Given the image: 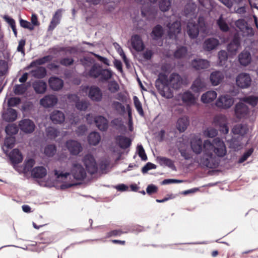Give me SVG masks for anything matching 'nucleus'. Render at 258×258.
<instances>
[{"mask_svg": "<svg viewBox=\"0 0 258 258\" xmlns=\"http://www.w3.org/2000/svg\"><path fill=\"white\" fill-rule=\"evenodd\" d=\"M190 147L195 154L203 153L199 163L201 165L209 168H216L219 165L218 159L214 155V153L218 157H223L226 153L225 145L219 138L214 139L212 142L209 140L203 142L199 135H193L191 137Z\"/></svg>", "mask_w": 258, "mask_h": 258, "instance_id": "1", "label": "nucleus"}, {"mask_svg": "<svg viewBox=\"0 0 258 258\" xmlns=\"http://www.w3.org/2000/svg\"><path fill=\"white\" fill-rule=\"evenodd\" d=\"M54 175L56 181L61 183L58 186L60 188L66 189L77 184L75 180L81 181L85 179L86 172L81 164H74L71 172L60 169H55Z\"/></svg>", "mask_w": 258, "mask_h": 258, "instance_id": "2", "label": "nucleus"}, {"mask_svg": "<svg viewBox=\"0 0 258 258\" xmlns=\"http://www.w3.org/2000/svg\"><path fill=\"white\" fill-rule=\"evenodd\" d=\"M184 13L187 18L190 19L188 21L186 26V32L190 38H196L200 30L205 32L206 25L204 18L200 17L198 19V23L193 19H196L197 16L196 5L194 4H188L186 5L184 9Z\"/></svg>", "mask_w": 258, "mask_h": 258, "instance_id": "3", "label": "nucleus"}, {"mask_svg": "<svg viewBox=\"0 0 258 258\" xmlns=\"http://www.w3.org/2000/svg\"><path fill=\"white\" fill-rule=\"evenodd\" d=\"M159 82L163 86V89L160 91L161 94L167 98H171L173 95L169 88L174 89L180 88L183 84V79L177 73H172L168 78L165 75L160 74L156 82V86Z\"/></svg>", "mask_w": 258, "mask_h": 258, "instance_id": "4", "label": "nucleus"}, {"mask_svg": "<svg viewBox=\"0 0 258 258\" xmlns=\"http://www.w3.org/2000/svg\"><path fill=\"white\" fill-rule=\"evenodd\" d=\"M213 124L218 127L220 131L224 134H227L229 132V128L227 125L226 117L222 114L216 115L213 119Z\"/></svg>", "mask_w": 258, "mask_h": 258, "instance_id": "5", "label": "nucleus"}, {"mask_svg": "<svg viewBox=\"0 0 258 258\" xmlns=\"http://www.w3.org/2000/svg\"><path fill=\"white\" fill-rule=\"evenodd\" d=\"M234 103V99L229 95H223L219 96L216 102L217 107L222 109H228L230 108Z\"/></svg>", "mask_w": 258, "mask_h": 258, "instance_id": "6", "label": "nucleus"}, {"mask_svg": "<svg viewBox=\"0 0 258 258\" xmlns=\"http://www.w3.org/2000/svg\"><path fill=\"white\" fill-rule=\"evenodd\" d=\"M251 83V78L247 73L239 74L236 78V84L239 87L244 89L249 87Z\"/></svg>", "mask_w": 258, "mask_h": 258, "instance_id": "7", "label": "nucleus"}, {"mask_svg": "<svg viewBox=\"0 0 258 258\" xmlns=\"http://www.w3.org/2000/svg\"><path fill=\"white\" fill-rule=\"evenodd\" d=\"M235 25L239 29L243 36H252L253 34L252 29L247 25L244 19H241L237 20Z\"/></svg>", "mask_w": 258, "mask_h": 258, "instance_id": "8", "label": "nucleus"}, {"mask_svg": "<svg viewBox=\"0 0 258 258\" xmlns=\"http://www.w3.org/2000/svg\"><path fill=\"white\" fill-rule=\"evenodd\" d=\"M83 162L88 172L90 174L95 173L97 170V166L93 156L90 154L86 155L83 159Z\"/></svg>", "mask_w": 258, "mask_h": 258, "instance_id": "9", "label": "nucleus"}, {"mask_svg": "<svg viewBox=\"0 0 258 258\" xmlns=\"http://www.w3.org/2000/svg\"><path fill=\"white\" fill-rule=\"evenodd\" d=\"M168 28V36L170 38L177 40L178 35L181 34V24L179 21L176 20L172 24L169 23L167 25Z\"/></svg>", "mask_w": 258, "mask_h": 258, "instance_id": "10", "label": "nucleus"}, {"mask_svg": "<svg viewBox=\"0 0 258 258\" xmlns=\"http://www.w3.org/2000/svg\"><path fill=\"white\" fill-rule=\"evenodd\" d=\"M249 109L244 102L237 103L235 107V113L238 118H245L249 114Z\"/></svg>", "mask_w": 258, "mask_h": 258, "instance_id": "11", "label": "nucleus"}, {"mask_svg": "<svg viewBox=\"0 0 258 258\" xmlns=\"http://www.w3.org/2000/svg\"><path fill=\"white\" fill-rule=\"evenodd\" d=\"M19 126L21 131L26 134L33 133L35 128L34 122L29 119H24L20 121Z\"/></svg>", "mask_w": 258, "mask_h": 258, "instance_id": "12", "label": "nucleus"}, {"mask_svg": "<svg viewBox=\"0 0 258 258\" xmlns=\"http://www.w3.org/2000/svg\"><path fill=\"white\" fill-rule=\"evenodd\" d=\"M191 67L197 71L206 70L210 66V62L207 59L197 58L191 62Z\"/></svg>", "mask_w": 258, "mask_h": 258, "instance_id": "13", "label": "nucleus"}, {"mask_svg": "<svg viewBox=\"0 0 258 258\" xmlns=\"http://www.w3.org/2000/svg\"><path fill=\"white\" fill-rule=\"evenodd\" d=\"M207 88V83L203 78L198 77L192 83L190 89L195 93H200Z\"/></svg>", "mask_w": 258, "mask_h": 258, "instance_id": "14", "label": "nucleus"}, {"mask_svg": "<svg viewBox=\"0 0 258 258\" xmlns=\"http://www.w3.org/2000/svg\"><path fill=\"white\" fill-rule=\"evenodd\" d=\"M66 147L72 155H78L82 150L80 143L74 140H69L66 142Z\"/></svg>", "mask_w": 258, "mask_h": 258, "instance_id": "15", "label": "nucleus"}, {"mask_svg": "<svg viewBox=\"0 0 258 258\" xmlns=\"http://www.w3.org/2000/svg\"><path fill=\"white\" fill-rule=\"evenodd\" d=\"M57 98L54 95L45 96L40 101V104L44 107L48 108L54 106L57 103Z\"/></svg>", "mask_w": 258, "mask_h": 258, "instance_id": "16", "label": "nucleus"}, {"mask_svg": "<svg viewBox=\"0 0 258 258\" xmlns=\"http://www.w3.org/2000/svg\"><path fill=\"white\" fill-rule=\"evenodd\" d=\"M182 102L187 105H193L196 103L197 98L189 91H186L180 95Z\"/></svg>", "mask_w": 258, "mask_h": 258, "instance_id": "17", "label": "nucleus"}, {"mask_svg": "<svg viewBox=\"0 0 258 258\" xmlns=\"http://www.w3.org/2000/svg\"><path fill=\"white\" fill-rule=\"evenodd\" d=\"M89 97L93 101L99 102L102 98V93L101 90L96 86H92L90 88Z\"/></svg>", "mask_w": 258, "mask_h": 258, "instance_id": "18", "label": "nucleus"}, {"mask_svg": "<svg viewBox=\"0 0 258 258\" xmlns=\"http://www.w3.org/2000/svg\"><path fill=\"white\" fill-rule=\"evenodd\" d=\"M219 44V41L214 38H210L205 40L203 43V49L207 51L215 49Z\"/></svg>", "mask_w": 258, "mask_h": 258, "instance_id": "19", "label": "nucleus"}, {"mask_svg": "<svg viewBox=\"0 0 258 258\" xmlns=\"http://www.w3.org/2000/svg\"><path fill=\"white\" fill-rule=\"evenodd\" d=\"M224 74L221 71L213 72L210 76V80L213 86L218 85L223 81Z\"/></svg>", "mask_w": 258, "mask_h": 258, "instance_id": "20", "label": "nucleus"}, {"mask_svg": "<svg viewBox=\"0 0 258 258\" xmlns=\"http://www.w3.org/2000/svg\"><path fill=\"white\" fill-rule=\"evenodd\" d=\"M50 118L53 123L61 124L64 121L65 116L62 111L54 110L51 113Z\"/></svg>", "mask_w": 258, "mask_h": 258, "instance_id": "21", "label": "nucleus"}, {"mask_svg": "<svg viewBox=\"0 0 258 258\" xmlns=\"http://www.w3.org/2000/svg\"><path fill=\"white\" fill-rule=\"evenodd\" d=\"M131 44L133 48L137 51H141L144 48L143 41L138 35H134L132 37Z\"/></svg>", "mask_w": 258, "mask_h": 258, "instance_id": "22", "label": "nucleus"}, {"mask_svg": "<svg viewBox=\"0 0 258 258\" xmlns=\"http://www.w3.org/2000/svg\"><path fill=\"white\" fill-rule=\"evenodd\" d=\"M48 83L51 89L54 91L61 89L63 86V81L56 77H52L48 80Z\"/></svg>", "mask_w": 258, "mask_h": 258, "instance_id": "23", "label": "nucleus"}, {"mask_svg": "<svg viewBox=\"0 0 258 258\" xmlns=\"http://www.w3.org/2000/svg\"><path fill=\"white\" fill-rule=\"evenodd\" d=\"M156 160L161 166L163 167L167 166L172 170H176L174 162L171 159L164 157H158L156 158Z\"/></svg>", "mask_w": 258, "mask_h": 258, "instance_id": "24", "label": "nucleus"}, {"mask_svg": "<svg viewBox=\"0 0 258 258\" xmlns=\"http://www.w3.org/2000/svg\"><path fill=\"white\" fill-rule=\"evenodd\" d=\"M238 59L242 66H246L251 61V54L249 51L243 50L239 54Z\"/></svg>", "mask_w": 258, "mask_h": 258, "instance_id": "25", "label": "nucleus"}, {"mask_svg": "<svg viewBox=\"0 0 258 258\" xmlns=\"http://www.w3.org/2000/svg\"><path fill=\"white\" fill-rule=\"evenodd\" d=\"M248 131L247 125L244 124H238L234 126L232 132L234 135H238L243 137Z\"/></svg>", "mask_w": 258, "mask_h": 258, "instance_id": "26", "label": "nucleus"}, {"mask_svg": "<svg viewBox=\"0 0 258 258\" xmlns=\"http://www.w3.org/2000/svg\"><path fill=\"white\" fill-rule=\"evenodd\" d=\"M10 159L13 164H18L23 160V156L20 151L17 149H14L10 153Z\"/></svg>", "mask_w": 258, "mask_h": 258, "instance_id": "27", "label": "nucleus"}, {"mask_svg": "<svg viewBox=\"0 0 258 258\" xmlns=\"http://www.w3.org/2000/svg\"><path fill=\"white\" fill-rule=\"evenodd\" d=\"M95 122L100 131H105L108 128V120L104 116L99 115L95 118Z\"/></svg>", "mask_w": 258, "mask_h": 258, "instance_id": "28", "label": "nucleus"}, {"mask_svg": "<svg viewBox=\"0 0 258 258\" xmlns=\"http://www.w3.org/2000/svg\"><path fill=\"white\" fill-rule=\"evenodd\" d=\"M217 96V94L216 91H209L202 95L201 100L203 103H209L214 101Z\"/></svg>", "mask_w": 258, "mask_h": 258, "instance_id": "29", "label": "nucleus"}, {"mask_svg": "<svg viewBox=\"0 0 258 258\" xmlns=\"http://www.w3.org/2000/svg\"><path fill=\"white\" fill-rule=\"evenodd\" d=\"M141 12L142 16L149 20L154 19L157 14L156 10H152L151 8L146 9L145 6L142 8Z\"/></svg>", "mask_w": 258, "mask_h": 258, "instance_id": "30", "label": "nucleus"}, {"mask_svg": "<svg viewBox=\"0 0 258 258\" xmlns=\"http://www.w3.org/2000/svg\"><path fill=\"white\" fill-rule=\"evenodd\" d=\"M116 141L119 147L122 149H126L130 147L131 144V140L123 136H119L116 138Z\"/></svg>", "mask_w": 258, "mask_h": 258, "instance_id": "31", "label": "nucleus"}, {"mask_svg": "<svg viewBox=\"0 0 258 258\" xmlns=\"http://www.w3.org/2000/svg\"><path fill=\"white\" fill-rule=\"evenodd\" d=\"M33 87L37 93L42 94L45 92L47 85L46 83L43 81H35L33 83Z\"/></svg>", "mask_w": 258, "mask_h": 258, "instance_id": "32", "label": "nucleus"}, {"mask_svg": "<svg viewBox=\"0 0 258 258\" xmlns=\"http://www.w3.org/2000/svg\"><path fill=\"white\" fill-rule=\"evenodd\" d=\"M46 169L42 166L36 167L31 171L32 175L35 178H43L46 175Z\"/></svg>", "mask_w": 258, "mask_h": 258, "instance_id": "33", "label": "nucleus"}, {"mask_svg": "<svg viewBox=\"0 0 258 258\" xmlns=\"http://www.w3.org/2000/svg\"><path fill=\"white\" fill-rule=\"evenodd\" d=\"M188 120L187 117L184 116L179 118L177 121V128L180 132H183L188 125Z\"/></svg>", "mask_w": 258, "mask_h": 258, "instance_id": "34", "label": "nucleus"}, {"mask_svg": "<svg viewBox=\"0 0 258 258\" xmlns=\"http://www.w3.org/2000/svg\"><path fill=\"white\" fill-rule=\"evenodd\" d=\"M101 137L99 133L94 132L91 133L88 137V141L89 144L96 146L100 142Z\"/></svg>", "mask_w": 258, "mask_h": 258, "instance_id": "35", "label": "nucleus"}, {"mask_svg": "<svg viewBox=\"0 0 258 258\" xmlns=\"http://www.w3.org/2000/svg\"><path fill=\"white\" fill-rule=\"evenodd\" d=\"M3 117L7 121H14L17 117V111L14 109L10 108L7 113L3 115Z\"/></svg>", "mask_w": 258, "mask_h": 258, "instance_id": "36", "label": "nucleus"}, {"mask_svg": "<svg viewBox=\"0 0 258 258\" xmlns=\"http://www.w3.org/2000/svg\"><path fill=\"white\" fill-rule=\"evenodd\" d=\"M29 85L30 84H21L20 85H16L14 87V92L16 95H22L26 92Z\"/></svg>", "mask_w": 258, "mask_h": 258, "instance_id": "37", "label": "nucleus"}, {"mask_svg": "<svg viewBox=\"0 0 258 258\" xmlns=\"http://www.w3.org/2000/svg\"><path fill=\"white\" fill-rule=\"evenodd\" d=\"M163 34V29L159 25L155 26L151 33V36L154 39L157 40L160 38Z\"/></svg>", "mask_w": 258, "mask_h": 258, "instance_id": "38", "label": "nucleus"}, {"mask_svg": "<svg viewBox=\"0 0 258 258\" xmlns=\"http://www.w3.org/2000/svg\"><path fill=\"white\" fill-rule=\"evenodd\" d=\"M31 74L35 78H43L46 75V70L45 68L40 67L32 71Z\"/></svg>", "mask_w": 258, "mask_h": 258, "instance_id": "39", "label": "nucleus"}, {"mask_svg": "<svg viewBox=\"0 0 258 258\" xmlns=\"http://www.w3.org/2000/svg\"><path fill=\"white\" fill-rule=\"evenodd\" d=\"M240 46L239 40L236 38L229 43L227 46L228 51L232 54L235 53Z\"/></svg>", "mask_w": 258, "mask_h": 258, "instance_id": "40", "label": "nucleus"}, {"mask_svg": "<svg viewBox=\"0 0 258 258\" xmlns=\"http://www.w3.org/2000/svg\"><path fill=\"white\" fill-rule=\"evenodd\" d=\"M111 107L120 114H122L125 112L124 106L122 103L118 101H113L111 103Z\"/></svg>", "mask_w": 258, "mask_h": 258, "instance_id": "41", "label": "nucleus"}, {"mask_svg": "<svg viewBox=\"0 0 258 258\" xmlns=\"http://www.w3.org/2000/svg\"><path fill=\"white\" fill-rule=\"evenodd\" d=\"M101 67L99 64L95 63L92 67L89 72V75L93 78H97L100 76Z\"/></svg>", "mask_w": 258, "mask_h": 258, "instance_id": "42", "label": "nucleus"}, {"mask_svg": "<svg viewBox=\"0 0 258 258\" xmlns=\"http://www.w3.org/2000/svg\"><path fill=\"white\" fill-rule=\"evenodd\" d=\"M56 152V146L54 145H49L44 149V154L48 157L53 156Z\"/></svg>", "mask_w": 258, "mask_h": 258, "instance_id": "43", "label": "nucleus"}, {"mask_svg": "<svg viewBox=\"0 0 258 258\" xmlns=\"http://www.w3.org/2000/svg\"><path fill=\"white\" fill-rule=\"evenodd\" d=\"M217 24L221 31L227 32L229 30V26L226 22V20L223 18V16L222 15L217 20Z\"/></svg>", "mask_w": 258, "mask_h": 258, "instance_id": "44", "label": "nucleus"}, {"mask_svg": "<svg viewBox=\"0 0 258 258\" xmlns=\"http://www.w3.org/2000/svg\"><path fill=\"white\" fill-rule=\"evenodd\" d=\"M187 49L185 46L178 47L175 51L174 55L176 58H180L185 57L187 54Z\"/></svg>", "mask_w": 258, "mask_h": 258, "instance_id": "45", "label": "nucleus"}, {"mask_svg": "<svg viewBox=\"0 0 258 258\" xmlns=\"http://www.w3.org/2000/svg\"><path fill=\"white\" fill-rule=\"evenodd\" d=\"M171 0H159V7L161 11L166 12L171 7Z\"/></svg>", "mask_w": 258, "mask_h": 258, "instance_id": "46", "label": "nucleus"}, {"mask_svg": "<svg viewBox=\"0 0 258 258\" xmlns=\"http://www.w3.org/2000/svg\"><path fill=\"white\" fill-rule=\"evenodd\" d=\"M217 134V130L212 127H209L203 131V135L206 137L214 138Z\"/></svg>", "mask_w": 258, "mask_h": 258, "instance_id": "47", "label": "nucleus"}, {"mask_svg": "<svg viewBox=\"0 0 258 258\" xmlns=\"http://www.w3.org/2000/svg\"><path fill=\"white\" fill-rule=\"evenodd\" d=\"M52 59V56L50 55L45 56L43 57L40 58L33 61L31 63V66H33L35 64L41 65L44 64L47 62L50 61Z\"/></svg>", "mask_w": 258, "mask_h": 258, "instance_id": "48", "label": "nucleus"}, {"mask_svg": "<svg viewBox=\"0 0 258 258\" xmlns=\"http://www.w3.org/2000/svg\"><path fill=\"white\" fill-rule=\"evenodd\" d=\"M100 79L102 81H106L110 79L112 77V73L108 69H102L101 68V72H100Z\"/></svg>", "mask_w": 258, "mask_h": 258, "instance_id": "49", "label": "nucleus"}, {"mask_svg": "<svg viewBox=\"0 0 258 258\" xmlns=\"http://www.w3.org/2000/svg\"><path fill=\"white\" fill-rule=\"evenodd\" d=\"M113 46L114 47V48L116 49V50H117V52L119 53V54L120 55L121 57L122 58V59L123 60L124 63H125V64L128 66V61L122 50V49L121 48V47H120V46L117 44V43H113Z\"/></svg>", "mask_w": 258, "mask_h": 258, "instance_id": "50", "label": "nucleus"}, {"mask_svg": "<svg viewBox=\"0 0 258 258\" xmlns=\"http://www.w3.org/2000/svg\"><path fill=\"white\" fill-rule=\"evenodd\" d=\"M46 132L47 136L51 139L55 138L59 134V132L53 127L46 128Z\"/></svg>", "mask_w": 258, "mask_h": 258, "instance_id": "51", "label": "nucleus"}, {"mask_svg": "<svg viewBox=\"0 0 258 258\" xmlns=\"http://www.w3.org/2000/svg\"><path fill=\"white\" fill-rule=\"evenodd\" d=\"M219 64L223 66L225 64L227 59V53L225 50H221L218 52Z\"/></svg>", "mask_w": 258, "mask_h": 258, "instance_id": "52", "label": "nucleus"}, {"mask_svg": "<svg viewBox=\"0 0 258 258\" xmlns=\"http://www.w3.org/2000/svg\"><path fill=\"white\" fill-rule=\"evenodd\" d=\"M59 22L60 17L58 14V12H56L51 20V21L49 26V29H54L55 28V27L59 23Z\"/></svg>", "mask_w": 258, "mask_h": 258, "instance_id": "53", "label": "nucleus"}, {"mask_svg": "<svg viewBox=\"0 0 258 258\" xmlns=\"http://www.w3.org/2000/svg\"><path fill=\"white\" fill-rule=\"evenodd\" d=\"M133 100H134V103L135 107H136L137 111L138 112V113H139V114L140 115L143 116L144 115V111H143V109L142 108V104H141V102L140 101L139 99H138V98L137 96H135L133 97Z\"/></svg>", "mask_w": 258, "mask_h": 258, "instance_id": "54", "label": "nucleus"}, {"mask_svg": "<svg viewBox=\"0 0 258 258\" xmlns=\"http://www.w3.org/2000/svg\"><path fill=\"white\" fill-rule=\"evenodd\" d=\"M6 132L8 135H15L18 132V128L16 125L14 124H9L6 127Z\"/></svg>", "mask_w": 258, "mask_h": 258, "instance_id": "55", "label": "nucleus"}, {"mask_svg": "<svg viewBox=\"0 0 258 258\" xmlns=\"http://www.w3.org/2000/svg\"><path fill=\"white\" fill-rule=\"evenodd\" d=\"M89 105L88 101L86 100H79L76 102V107L78 110L85 111L87 109Z\"/></svg>", "mask_w": 258, "mask_h": 258, "instance_id": "56", "label": "nucleus"}, {"mask_svg": "<svg viewBox=\"0 0 258 258\" xmlns=\"http://www.w3.org/2000/svg\"><path fill=\"white\" fill-rule=\"evenodd\" d=\"M243 100L249 104L251 105L252 106L254 107L258 103V97L255 96H249L247 97H245L243 99Z\"/></svg>", "mask_w": 258, "mask_h": 258, "instance_id": "57", "label": "nucleus"}, {"mask_svg": "<svg viewBox=\"0 0 258 258\" xmlns=\"http://www.w3.org/2000/svg\"><path fill=\"white\" fill-rule=\"evenodd\" d=\"M230 148L233 149L234 150H239L241 147V144L239 141H236L234 139H232L229 141Z\"/></svg>", "mask_w": 258, "mask_h": 258, "instance_id": "58", "label": "nucleus"}, {"mask_svg": "<svg viewBox=\"0 0 258 258\" xmlns=\"http://www.w3.org/2000/svg\"><path fill=\"white\" fill-rule=\"evenodd\" d=\"M137 151L139 154V156L143 160L145 161L147 159V157L142 145H138Z\"/></svg>", "mask_w": 258, "mask_h": 258, "instance_id": "59", "label": "nucleus"}, {"mask_svg": "<svg viewBox=\"0 0 258 258\" xmlns=\"http://www.w3.org/2000/svg\"><path fill=\"white\" fill-rule=\"evenodd\" d=\"M108 89L111 93H115L119 89L118 84L115 81L110 82L108 85Z\"/></svg>", "mask_w": 258, "mask_h": 258, "instance_id": "60", "label": "nucleus"}, {"mask_svg": "<svg viewBox=\"0 0 258 258\" xmlns=\"http://www.w3.org/2000/svg\"><path fill=\"white\" fill-rule=\"evenodd\" d=\"M15 139L13 137H8L6 138L4 142V145L8 149L12 148L14 145Z\"/></svg>", "mask_w": 258, "mask_h": 258, "instance_id": "61", "label": "nucleus"}, {"mask_svg": "<svg viewBox=\"0 0 258 258\" xmlns=\"http://www.w3.org/2000/svg\"><path fill=\"white\" fill-rule=\"evenodd\" d=\"M20 24L23 28H27L30 30L34 29V26L29 22L22 19H20Z\"/></svg>", "mask_w": 258, "mask_h": 258, "instance_id": "62", "label": "nucleus"}, {"mask_svg": "<svg viewBox=\"0 0 258 258\" xmlns=\"http://www.w3.org/2000/svg\"><path fill=\"white\" fill-rule=\"evenodd\" d=\"M21 100L18 97H12L9 99L8 104L9 106L14 107L18 105L20 103Z\"/></svg>", "mask_w": 258, "mask_h": 258, "instance_id": "63", "label": "nucleus"}, {"mask_svg": "<svg viewBox=\"0 0 258 258\" xmlns=\"http://www.w3.org/2000/svg\"><path fill=\"white\" fill-rule=\"evenodd\" d=\"M247 9V7L246 6V4H244L243 5H241L236 9L235 8L234 12L238 14L244 15L246 13Z\"/></svg>", "mask_w": 258, "mask_h": 258, "instance_id": "64", "label": "nucleus"}]
</instances>
